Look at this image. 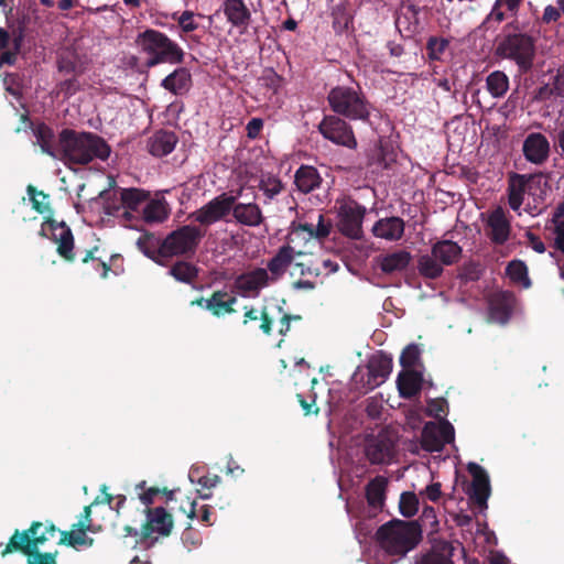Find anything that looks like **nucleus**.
<instances>
[{
    "instance_id": "nucleus-1",
    "label": "nucleus",
    "mask_w": 564,
    "mask_h": 564,
    "mask_svg": "<svg viewBox=\"0 0 564 564\" xmlns=\"http://www.w3.org/2000/svg\"><path fill=\"white\" fill-rule=\"evenodd\" d=\"M61 143L59 161L66 165H86L95 159L106 161L111 153V148L106 140L93 132H79L65 128L61 131Z\"/></svg>"
},
{
    "instance_id": "nucleus-2",
    "label": "nucleus",
    "mask_w": 564,
    "mask_h": 564,
    "mask_svg": "<svg viewBox=\"0 0 564 564\" xmlns=\"http://www.w3.org/2000/svg\"><path fill=\"white\" fill-rule=\"evenodd\" d=\"M495 55L514 62L521 73H528L533 67L535 40L521 30L518 19H513L496 39Z\"/></svg>"
},
{
    "instance_id": "nucleus-3",
    "label": "nucleus",
    "mask_w": 564,
    "mask_h": 564,
    "mask_svg": "<svg viewBox=\"0 0 564 564\" xmlns=\"http://www.w3.org/2000/svg\"><path fill=\"white\" fill-rule=\"evenodd\" d=\"M32 203V208L39 214L46 215L39 235L43 238H50L57 243V253L67 262L75 260L74 236L72 229L65 221H57L53 218V210L50 207L48 194L37 191L33 185L26 188Z\"/></svg>"
},
{
    "instance_id": "nucleus-4",
    "label": "nucleus",
    "mask_w": 564,
    "mask_h": 564,
    "mask_svg": "<svg viewBox=\"0 0 564 564\" xmlns=\"http://www.w3.org/2000/svg\"><path fill=\"white\" fill-rule=\"evenodd\" d=\"M134 43L148 56L145 61L148 68L160 64L177 65L185 59L184 50L165 33L155 29H145L140 32Z\"/></svg>"
},
{
    "instance_id": "nucleus-5",
    "label": "nucleus",
    "mask_w": 564,
    "mask_h": 564,
    "mask_svg": "<svg viewBox=\"0 0 564 564\" xmlns=\"http://www.w3.org/2000/svg\"><path fill=\"white\" fill-rule=\"evenodd\" d=\"M422 539V530L415 521L391 520L376 532L379 546L391 555H405Z\"/></svg>"
},
{
    "instance_id": "nucleus-6",
    "label": "nucleus",
    "mask_w": 564,
    "mask_h": 564,
    "mask_svg": "<svg viewBox=\"0 0 564 564\" xmlns=\"http://www.w3.org/2000/svg\"><path fill=\"white\" fill-rule=\"evenodd\" d=\"M327 101L336 116L369 122L372 107L360 91L347 86H336L329 90Z\"/></svg>"
},
{
    "instance_id": "nucleus-7",
    "label": "nucleus",
    "mask_w": 564,
    "mask_h": 564,
    "mask_svg": "<svg viewBox=\"0 0 564 564\" xmlns=\"http://www.w3.org/2000/svg\"><path fill=\"white\" fill-rule=\"evenodd\" d=\"M205 235L197 226L183 225L166 235L158 246V252L163 258H192Z\"/></svg>"
},
{
    "instance_id": "nucleus-8",
    "label": "nucleus",
    "mask_w": 564,
    "mask_h": 564,
    "mask_svg": "<svg viewBox=\"0 0 564 564\" xmlns=\"http://www.w3.org/2000/svg\"><path fill=\"white\" fill-rule=\"evenodd\" d=\"M317 128L326 140L348 149H356L357 140L354 130L343 118L336 115H326Z\"/></svg>"
},
{
    "instance_id": "nucleus-9",
    "label": "nucleus",
    "mask_w": 564,
    "mask_h": 564,
    "mask_svg": "<svg viewBox=\"0 0 564 564\" xmlns=\"http://www.w3.org/2000/svg\"><path fill=\"white\" fill-rule=\"evenodd\" d=\"M366 207L356 200H350L340 206L338 210V230L345 237L360 240L364 237L362 223Z\"/></svg>"
},
{
    "instance_id": "nucleus-10",
    "label": "nucleus",
    "mask_w": 564,
    "mask_h": 564,
    "mask_svg": "<svg viewBox=\"0 0 564 564\" xmlns=\"http://www.w3.org/2000/svg\"><path fill=\"white\" fill-rule=\"evenodd\" d=\"M43 522L33 521L29 529L20 532L18 529L9 539L8 543H0V555L6 557L7 555L20 552L23 555H28L31 546H41L44 544V536L39 535L40 529H42Z\"/></svg>"
},
{
    "instance_id": "nucleus-11",
    "label": "nucleus",
    "mask_w": 564,
    "mask_h": 564,
    "mask_svg": "<svg viewBox=\"0 0 564 564\" xmlns=\"http://www.w3.org/2000/svg\"><path fill=\"white\" fill-rule=\"evenodd\" d=\"M234 204V195L223 193L196 212L189 215V218L202 226H210L224 219L231 210Z\"/></svg>"
},
{
    "instance_id": "nucleus-12",
    "label": "nucleus",
    "mask_w": 564,
    "mask_h": 564,
    "mask_svg": "<svg viewBox=\"0 0 564 564\" xmlns=\"http://www.w3.org/2000/svg\"><path fill=\"white\" fill-rule=\"evenodd\" d=\"M142 512L145 514V521L140 530L141 541L150 539L153 534L161 536L171 534L174 525L173 517L163 507L143 509Z\"/></svg>"
},
{
    "instance_id": "nucleus-13",
    "label": "nucleus",
    "mask_w": 564,
    "mask_h": 564,
    "mask_svg": "<svg viewBox=\"0 0 564 564\" xmlns=\"http://www.w3.org/2000/svg\"><path fill=\"white\" fill-rule=\"evenodd\" d=\"M269 282L268 271L263 268H256L239 274L234 281V288L242 297H258L261 290L269 285Z\"/></svg>"
},
{
    "instance_id": "nucleus-14",
    "label": "nucleus",
    "mask_w": 564,
    "mask_h": 564,
    "mask_svg": "<svg viewBox=\"0 0 564 564\" xmlns=\"http://www.w3.org/2000/svg\"><path fill=\"white\" fill-rule=\"evenodd\" d=\"M485 223L486 235L494 245L502 246L509 240L511 223L501 206L488 213Z\"/></svg>"
},
{
    "instance_id": "nucleus-15",
    "label": "nucleus",
    "mask_w": 564,
    "mask_h": 564,
    "mask_svg": "<svg viewBox=\"0 0 564 564\" xmlns=\"http://www.w3.org/2000/svg\"><path fill=\"white\" fill-rule=\"evenodd\" d=\"M365 454L372 465L389 464L394 454L393 441L383 433L367 440Z\"/></svg>"
},
{
    "instance_id": "nucleus-16",
    "label": "nucleus",
    "mask_w": 564,
    "mask_h": 564,
    "mask_svg": "<svg viewBox=\"0 0 564 564\" xmlns=\"http://www.w3.org/2000/svg\"><path fill=\"white\" fill-rule=\"evenodd\" d=\"M467 469L473 476L469 499L473 500L479 509H486L488 507L487 500L490 495L489 477L486 470L476 463H469Z\"/></svg>"
},
{
    "instance_id": "nucleus-17",
    "label": "nucleus",
    "mask_w": 564,
    "mask_h": 564,
    "mask_svg": "<svg viewBox=\"0 0 564 564\" xmlns=\"http://www.w3.org/2000/svg\"><path fill=\"white\" fill-rule=\"evenodd\" d=\"M368 375L366 386L372 390L381 386L392 371V357L383 351L370 357L367 364Z\"/></svg>"
},
{
    "instance_id": "nucleus-18",
    "label": "nucleus",
    "mask_w": 564,
    "mask_h": 564,
    "mask_svg": "<svg viewBox=\"0 0 564 564\" xmlns=\"http://www.w3.org/2000/svg\"><path fill=\"white\" fill-rule=\"evenodd\" d=\"M540 178V175L512 173L508 178V204L514 212H519L524 200V195L530 193L531 184Z\"/></svg>"
},
{
    "instance_id": "nucleus-19",
    "label": "nucleus",
    "mask_w": 564,
    "mask_h": 564,
    "mask_svg": "<svg viewBox=\"0 0 564 564\" xmlns=\"http://www.w3.org/2000/svg\"><path fill=\"white\" fill-rule=\"evenodd\" d=\"M522 152L527 161L541 165L550 156V142L541 132L529 133L523 141Z\"/></svg>"
},
{
    "instance_id": "nucleus-20",
    "label": "nucleus",
    "mask_w": 564,
    "mask_h": 564,
    "mask_svg": "<svg viewBox=\"0 0 564 564\" xmlns=\"http://www.w3.org/2000/svg\"><path fill=\"white\" fill-rule=\"evenodd\" d=\"M56 66L64 76H82L87 69V62L75 48L66 47L58 53Z\"/></svg>"
},
{
    "instance_id": "nucleus-21",
    "label": "nucleus",
    "mask_w": 564,
    "mask_h": 564,
    "mask_svg": "<svg viewBox=\"0 0 564 564\" xmlns=\"http://www.w3.org/2000/svg\"><path fill=\"white\" fill-rule=\"evenodd\" d=\"M223 12L231 26L246 31L251 22V11L243 0H224Z\"/></svg>"
},
{
    "instance_id": "nucleus-22",
    "label": "nucleus",
    "mask_w": 564,
    "mask_h": 564,
    "mask_svg": "<svg viewBox=\"0 0 564 564\" xmlns=\"http://www.w3.org/2000/svg\"><path fill=\"white\" fill-rule=\"evenodd\" d=\"M33 134L36 139V144L40 145L43 153L53 159L59 160V156L62 155L61 133L56 140L53 129L46 123L41 122L33 128Z\"/></svg>"
},
{
    "instance_id": "nucleus-23",
    "label": "nucleus",
    "mask_w": 564,
    "mask_h": 564,
    "mask_svg": "<svg viewBox=\"0 0 564 564\" xmlns=\"http://www.w3.org/2000/svg\"><path fill=\"white\" fill-rule=\"evenodd\" d=\"M237 196H234V204L231 207L232 217L235 220L248 227H259L264 221V216L260 206L256 203H237Z\"/></svg>"
},
{
    "instance_id": "nucleus-24",
    "label": "nucleus",
    "mask_w": 564,
    "mask_h": 564,
    "mask_svg": "<svg viewBox=\"0 0 564 564\" xmlns=\"http://www.w3.org/2000/svg\"><path fill=\"white\" fill-rule=\"evenodd\" d=\"M405 223L398 216L384 217L377 220L372 227L375 237L388 241H398L404 235Z\"/></svg>"
},
{
    "instance_id": "nucleus-25",
    "label": "nucleus",
    "mask_w": 564,
    "mask_h": 564,
    "mask_svg": "<svg viewBox=\"0 0 564 564\" xmlns=\"http://www.w3.org/2000/svg\"><path fill=\"white\" fill-rule=\"evenodd\" d=\"M177 142L178 138L173 131L159 130L148 139L147 148L153 156L162 158L170 154Z\"/></svg>"
},
{
    "instance_id": "nucleus-26",
    "label": "nucleus",
    "mask_w": 564,
    "mask_h": 564,
    "mask_svg": "<svg viewBox=\"0 0 564 564\" xmlns=\"http://www.w3.org/2000/svg\"><path fill=\"white\" fill-rule=\"evenodd\" d=\"M192 74L186 67L175 68L161 82V87L175 96L187 94L192 87Z\"/></svg>"
},
{
    "instance_id": "nucleus-27",
    "label": "nucleus",
    "mask_w": 564,
    "mask_h": 564,
    "mask_svg": "<svg viewBox=\"0 0 564 564\" xmlns=\"http://www.w3.org/2000/svg\"><path fill=\"white\" fill-rule=\"evenodd\" d=\"M411 259V253L401 249L377 257L376 262L384 274H393L404 271L409 267Z\"/></svg>"
},
{
    "instance_id": "nucleus-28",
    "label": "nucleus",
    "mask_w": 564,
    "mask_h": 564,
    "mask_svg": "<svg viewBox=\"0 0 564 564\" xmlns=\"http://www.w3.org/2000/svg\"><path fill=\"white\" fill-rule=\"evenodd\" d=\"M237 297L226 290H216L208 297L207 311L215 317H224L236 313Z\"/></svg>"
},
{
    "instance_id": "nucleus-29",
    "label": "nucleus",
    "mask_w": 564,
    "mask_h": 564,
    "mask_svg": "<svg viewBox=\"0 0 564 564\" xmlns=\"http://www.w3.org/2000/svg\"><path fill=\"white\" fill-rule=\"evenodd\" d=\"M295 256L294 248L290 245L282 246L275 256L268 261L267 271L271 273L270 280H278L281 278L290 264L293 262Z\"/></svg>"
},
{
    "instance_id": "nucleus-30",
    "label": "nucleus",
    "mask_w": 564,
    "mask_h": 564,
    "mask_svg": "<svg viewBox=\"0 0 564 564\" xmlns=\"http://www.w3.org/2000/svg\"><path fill=\"white\" fill-rule=\"evenodd\" d=\"M423 376L421 372L404 369L397 379L398 390L401 397L410 399L420 393L422 389Z\"/></svg>"
},
{
    "instance_id": "nucleus-31",
    "label": "nucleus",
    "mask_w": 564,
    "mask_h": 564,
    "mask_svg": "<svg viewBox=\"0 0 564 564\" xmlns=\"http://www.w3.org/2000/svg\"><path fill=\"white\" fill-rule=\"evenodd\" d=\"M294 183L300 192L307 194L319 187L322 177L314 166L302 165L295 172Z\"/></svg>"
},
{
    "instance_id": "nucleus-32",
    "label": "nucleus",
    "mask_w": 564,
    "mask_h": 564,
    "mask_svg": "<svg viewBox=\"0 0 564 564\" xmlns=\"http://www.w3.org/2000/svg\"><path fill=\"white\" fill-rule=\"evenodd\" d=\"M432 254L443 265H452L459 260L462 247L452 240H441L433 245Z\"/></svg>"
},
{
    "instance_id": "nucleus-33",
    "label": "nucleus",
    "mask_w": 564,
    "mask_h": 564,
    "mask_svg": "<svg viewBox=\"0 0 564 564\" xmlns=\"http://www.w3.org/2000/svg\"><path fill=\"white\" fill-rule=\"evenodd\" d=\"M98 251V247H95L90 250H87L84 258L82 259L83 263H87L88 261L96 262V270H101L100 276L106 279L108 276V272L112 271L116 275L123 272L122 262L123 259L120 254H112L110 257V263L102 261L100 258L95 256V252Z\"/></svg>"
},
{
    "instance_id": "nucleus-34",
    "label": "nucleus",
    "mask_w": 564,
    "mask_h": 564,
    "mask_svg": "<svg viewBox=\"0 0 564 564\" xmlns=\"http://www.w3.org/2000/svg\"><path fill=\"white\" fill-rule=\"evenodd\" d=\"M388 484V478L381 475L376 476L367 484L366 499L370 507L381 508L384 505Z\"/></svg>"
},
{
    "instance_id": "nucleus-35",
    "label": "nucleus",
    "mask_w": 564,
    "mask_h": 564,
    "mask_svg": "<svg viewBox=\"0 0 564 564\" xmlns=\"http://www.w3.org/2000/svg\"><path fill=\"white\" fill-rule=\"evenodd\" d=\"M547 229L554 235L552 247L564 256V200L555 207Z\"/></svg>"
},
{
    "instance_id": "nucleus-36",
    "label": "nucleus",
    "mask_w": 564,
    "mask_h": 564,
    "mask_svg": "<svg viewBox=\"0 0 564 564\" xmlns=\"http://www.w3.org/2000/svg\"><path fill=\"white\" fill-rule=\"evenodd\" d=\"M454 547L447 542L440 543L426 553L420 564H454Z\"/></svg>"
},
{
    "instance_id": "nucleus-37",
    "label": "nucleus",
    "mask_w": 564,
    "mask_h": 564,
    "mask_svg": "<svg viewBox=\"0 0 564 564\" xmlns=\"http://www.w3.org/2000/svg\"><path fill=\"white\" fill-rule=\"evenodd\" d=\"M511 316V306L505 295L494 296L489 302V319L506 324Z\"/></svg>"
},
{
    "instance_id": "nucleus-38",
    "label": "nucleus",
    "mask_w": 564,
    "mask_h": 564,
    "mask_svg": "<svg viewBox=\"0 0 564 564\" xmlns=\"http://www.w3.org/2000/svg\"><path fill=\"white\" fill-rule=\"evenodd\" d=\"M84 523L85 522H76L72 525L70 531H59L61 539L58 544L72 546L74 549L83 546L84 535L89 532V525Z\"/></svg>"
},
{
    "instance_id": "nucleus-39",
    "label": "nucleus",
    "mask_w": 564,
    "mask_h": 564,
    "mask_svg": "<svg viewBox=\"0 0 564 564\" xmlns=\"http://www.w3.org/2000/svg\"><path fill=\"white\" fill-rule=\"evenodd\" d=\"M121 204L126 209L137 212L140 205L148 200L149 192L141 188H121Z\"/></svg>"
},
{
    "instance_id": "nucleus-40",
    "label": "nucleus",
    "mask_w": 564,
    "mask_h": 564,
    "mask_svg": "<svg viewBox=\"0 0 564 564\" xmlns=\"http://www.w3.org/2000/svg\"><path fill=\"white\" fill-rule=\"evenodd\" d=\"M437 430V423H425L421 433V446L423 449L427 452H440L443 449Z\"/></svg>"
},
{
    "instance_id": "nucleus-41",
    "label": "nucleus",
    "mask_w": 564,
    "mask_h": 564,
    "mask_svg": "<svg viewBox=\"0 0 564 564\" xmlns=\"http://www.w3.org/2000/svg\"><path fill=\"white\" fill-rule=\"evenodd\" d=\"M486 86L492 97L500 98L509 89V78L503 72L495 70L487 76Z\"/></svg>"
},
{
    "instance_id": "nucleus-42",
    "label": "nucleus",
    "mask_w": 564,
    "mask_h": 564,
    "mask_svg": "<svg viewBox=\"0 0 564 564\" xmlns=\"http://www.w3.org/2000/svg\"><path fill=\"white\" fill-rule=\"evenodd\" d=\"M142 217L148 224L163 223L169 217V212L163 202L152 199L144 206Z\"/></svg>"
},
{
    "instance_id": "nucleus-43",
    "label": "nucleus",
    "mask_w": 564,
    "mask_h": 564,
    "mask_svg": "<svg viewBox=\"0 0 564 564\" xmlns=\"http://www.w3.org/2000/svg\"><path fill=\"white\" fill-rule=\"evenodd\" d=\"M169 273L176 281L189 284L198 276V269L187 261H177L171 267Z\"/></svg>"
},
{
    "instance_id": "nucleus-44",
    "label": "nucleus",
    "mask_w": 564,
    "mask_h": 564,
    "mask_svg": "<svg viewBox=\"0 0 564 564\" xmlns=\"http://www.w3.org/2000/svg\"><path fill=\"white\" fill-rule=\"evenodd\" d=\"M330 14L333 18V29L337 34H341L348 30L349 24L352 22V17L344 3L334 6Z\"/></svg>"
},
{
    "instance_id": "nucleus-45",
    "label": "nucleus",
    "mask_w": 564,
    "mask_h": 564,
    "mask_svg": "<svg viewBox=\"0 0 564 564\" xmlns=\"http://www.w3.org/2000/svg\"><path fill=\"white\" fill-rule=\"evenodd\" d=\"M432 256H422L419 259L417 269L421 275L429 279H436L443 273V264Z\"/></svg>"
},
{
    "instance_id": "nucleus-46",
    "label": "nucleus",
    "mask_w": 564,
    "mask_h": 564,
    "mask_svg": "<svg viewBox=\"0 0 564 564\" xmlns=\"http://www.w3.org/2000/svg\"><path fill=\"white\" fill-rule=\"evenodd\" d=\"M449 40L438 36H430L426 42V54L430 61H443V56L448 50Z\"/></svg>"
},
{
    "instance_id": "nucleus-47",
    "label": "nucleus",
    "mask_w": 564,
    "mask_h": 564,
    "mask_svg": "<svg viewBox=\"0 0 564 564\" xmlns=\"http://www.w3.org/2000/svg\"><path fill=\"white\" fill-rule=\"evenodd\" d=\"M503 8L505 6L496 0L492 4L490 12L486 15L481 24L478 26V29L486 31L490 29H496V26L503 22L508 17L507 12L502 10Z\"/></svg>"
},
{
    "instance_id": "nucleus-48",
    "label": "nucleus",
    "mask_w": 564,
    "mask_h": 564,
    "mask_svg": "<svg viewBox=\"0 0 564 564\" xmlns=\"http://www.w3.org/2000/svg\"><path fill=\"white\" fill-rule=\"evenodd\" d=\"M507 275L516 283H523L525 286L530 285L528 276V268L521 260H512L506 268Z\"/></svg>"
},
{
    "instance_id": "nucleus-49",
    "label": "nucleus",
    "mask_w": 564,
    "mask_h": 564,
    "mask_svg": "<svg viewBox=\"0 0 564 564\" xmlns=\"http://www.w3.org/2000/svg\"><path fill=\"white\" fill-rule=\"evenodd\" d=\"M145 485L147 482L142 480L135 485L134 489L144 509H153L151 506L154 503L155 497L161 494V489L158 487L145 488Z\"/></svg>"
},
{
    "instance_id": "nucleus-50",
    "label": "nucleus",
    "mask_w": 564,
    "mask_h": 564,
    "mask_svg": "<svg viewBox=\"0 0 564 564\" xmlns=\"http://www.w3.org/2000/svg\"><path fill=\"white\" fill-rule=\"evenodd\" d=\"M404 11L397 19V25L408 23L406 30L413 32L420 23L419 13L420 8L414 4H408L403 7Z\"/></svg>"
},
{
    "instance_id": "nucleus-51",
    "label": "nucleus",
    "mask_w": 564,
    "mask_h": 564,
    "mask_svg": "<svg viewBox=\"0 0 564 564\" xmlns=\"http://www.w3.org/2000/svg\"><path fill=\"white\" fill-rule=\"evenodd\" d=\"M399 509L403 517H413L419 510V499L416 495L410 491L401 494Z\"/></svg>"
},
{
    "instance_id": "nucleus-52",
    "label": "nucleus",
    "mask_w": 564,
    "mask_h": 564,
    "mask_svg": "<svg viewBox=\"0 0 564 564\" xmlns=\"http://www.w3.org/2000/svg\"><path fill=\"white\" fill-rule=\"evenodd\" d=\"M40 546H31L30 552L26 555L28 564H57L56 556L58 554L55 552H40Z\"/></svg>"
},
{
    "instance_id": "nucleus-53",
    "label": "nucleus",
    "mask_w": 564,
    "mask_h": 564,
    "mask_svg": "<svg viewBox=\"0 0 564 564\" xmlns=\"http://www.w3.org/2000/svg\"><path fill=\"white\" fill-rule=\"evenodd\" d=\"M195 13L189 10L183 11L181 14L174 12L172 19L177 22L182 33L188 34L198 29V23L194 20Z\"/></svg>"
},
{
    "instance_id": "nucleus-54",
    "label": "nucleus",
    "mask_w": 564,
    "mask_h": 564,
    "mask_svg": "<svg viewBox=\"0 0 564 564\" xmlns=\"http://www.w3.org/2000/svg\"><path fill=\"white\" fill-rule=\"evenodd\" d=\"M78 77L79 76H70L61 80L55 87L56 94L62 95L64 98L74 96L80 89Z\"/></svg>"
},
{
    "instance_id": "nucleus-55",
    "label": "nucleus",
    "mask_w": 564,
    "mask_h": 564,
    "mask_svg": "<svg viewBox=\"0 0 564 564\" xmlns=\"http://www.w3.org/2000/svg\"><path fill=\"white\" fill-rule=\"evenodd\" d=\"M420 348L416 344L408 345L401 352L400 365L404 369L413 367L420 358Z\"/></svg>"
},
{
    "instance_id": "nucleus-56",
    "label": "nucleus",
    "mask_w": 564,
    "mask_h": 564,
    "mask_svg": "<svg viewBox=\"0 0 564 564\" xmlns=\"http://www.w3.org/2000/svg\"><path fill=\"white\" fill-rule=\"evenodd\" d=\"M259 188L268 198L272 199L282 191L283 186L280 180L275 177H268L260 181Z\"/></svg>"
},
{
    "instance_id": "nucleus-57",
    "label": "nucleus",
    "mask_w": 564,
    "mask_h": 564,
    "mask_svg": "<svg viewBox=\"0 0 564 564\" xmlns=\"http://www.w3.org/2000/svg\"><path fill=\"white\" fill-rule=\"evenodd\" d=\"M153 241V235H144L141 236L137 245L139 249L150 259L156 261V257L160 256L158 252V248H155L152 243Z\"/></svg>"
},
{
    "instance_id": "nucleus-58",
    "label": "nucleus",
    "mask_w": 564,
    "mask_h": 564,
    "mask_svg": "<svg viewBox=\"0 0 564 564\" xmlns=\"http://www.w3.org/2000/svg\"><path fill=\"white\" fill-rule=\"evenodd\" d=\"M448 410L447 401L443 398L432 399L427 402V414L430 416L440 419L446 415Z\"/></svg>"
},
{
    "instance_id": "nucleus-59",
    "label": "nucleus",
    "mask_w": 564,
    "mask_h": 564,
    "mask_svg": "<svg viewBox=\"0 0 564 564\" xmlns=\"http://www.w3.org/2000/svg\"><path fill=\"white\" fill-rule=\"evenodd\" d=\"M437 429L438 436L442 441V447H444L445 444L454 442L455 431L453 425L447 420H443L437 423Z\"/></svg>"
},
{
    "instance_id": "nucleus-60",
    "label": "nucleus",
    "mask_w": 564,
    "mask_h": 564,
    "mask_svg": "<svg viewBox=\"0 0 564 564\" xmlns=\"http://www.w3.org/2000/svg\"><path fill=\"white\" fill-rule=\"evenodd\" d=\"M330 229H332V223L326 221L324 215L321 214L318 216V224H317V226H315L316 231L314 232V238H316L318 240H323V239L327 238L330 234Z\"/></svg>"
},
{
    "instance_id": "nucleus-61",
    "label": "nucleus",
    "mask_w": 564,
    "mask_h": 564,
    "mask_svg": "<svg viewBox=\"0 0 564 564\" xmlns=\"http://www.w3.org/2000/svg\"><path fill=\"white\" fill-rule=\"evenodd\" d=\"M263 128V120L261 118H252L246 126L247 137L249 139H257Z\"/></svg>"
},
{
    "instance_id": "nucleus-62",
    "label": "nucleus",
    "mask_w": 564,
    "mask_h": 564,
    "mask_svg": "<svg viewBox=\"0 0 564 564\" xmlns=\"http://www.w3.org/2000/svg\"><path fill=\"white\" fill-rule=\"evenodd\" d=\"M460 275H462V279H464L466 281H477L480 276L479 264L469 263V264L465 265Z\"/></svg>"
},
{
    "instance_id": "nucleus-63",
    "label": "nucleus",
    "mask_w": 564,
    "mask_h": 564,
    "mask_svg": "<svg viewBox=\"0 0 564 564\" xmlns=\"http://www.w3.org/2000/svg\"><path fill=\"white\" fill-rule=\"evenodd\" d=\"M525 237L528 239V246L532 248L538 253H544L546 248L544 242L541 240L539 236L533 234L532 231H527Z\"/></svg>"
},
{
    "instance_id": "nucleus-64",
    "label": "nucleus",
    "mask_w": 564,
    "mask_h": 564,
    "mask_svg": "<svg viewBox=\"0 0 564 564\" xmlns=\"http://www.w3.org/2000/svg\"><path fill=\"white\" fill-rule=\"evenodd\" d=\"M259 319L261 321L260 329L264 335L270 336L272 334L273 319L265 307L260 312Z\"/></svg>"
}]
</instances>
